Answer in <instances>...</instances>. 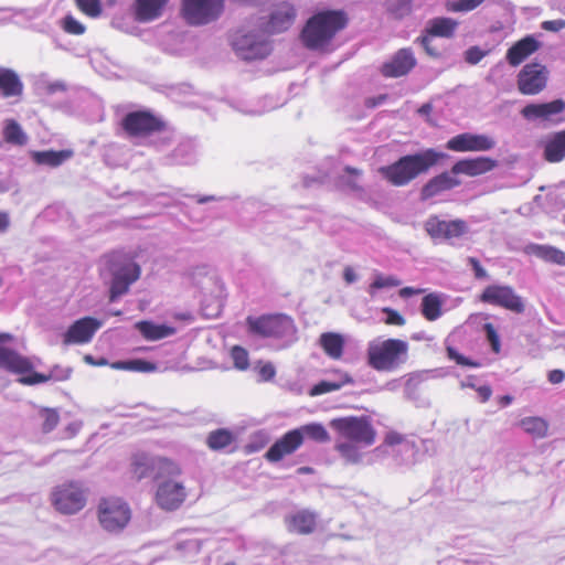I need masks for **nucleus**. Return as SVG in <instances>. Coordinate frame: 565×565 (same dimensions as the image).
<instances>
[{
	"mask_svg": "<svg viewBox=\"0 0 565 565\" xmlns=\"http://www.w3.org/2000/svg\"><path fill=\"white\" fill-rule=\"evenodd\" d=\"M350 18L343 9L316 11L302 26L299 39L310 51L327 52L334 38L349 24Z\"/></svg>",
	"mask_w": 565,
	"mask_h": 565,
	"instance_id": "nucleus-1",
	"label": "nucleus"
},
{
	"mask_svg": "<svg viewBox=\"0 0 565 565\" xmlns=\"http://www.w3.org/2000/svg\"><path fill=\"white\" fill-rule=\"evenodd\" d=\"M447 158L445 152L427 148L419 152L402 156L395 162L380 167L379 173L391 185L402 188L412 183L419 175L426 174Z\"/></svg>",
	"mask_w": 565,
	"mask_h": 565,
	"instance_id": "nucleus-2",
	"label": "nucleus"
},
{
	"mask_svg": "<svg viewBox=\"0 0 565 565\" xmlns=\"http://www.w3.org/2000/svg\"><path fill=\"white\" fill-rule=\"evenodd\" d=\"M408 351V343L402 339L373 340L366 349L367 365L377 372H394L407 362Z\"/></svg>",
	"mask_w": 565,
	"mask_h": 565,
	"instance_id": "nucleus-3",
	"label": "nucleus"
},
{
	"mask_svg": "<svg viewBox=\"0 0 565 565\" xmlns=\"http://www.w3.org/2000/svg\"><path fill=\"white\" fill-rule=\"evenodd\" d=\"M108 270L113 275L109 289L110 301L125 295L132 282L140 277V266L131 256L122 252H113L105 256Z\"/></svg>",
	"mask_w": 565,
	"mask_h": 565,
	"instance_id": "nucleus-4",
	"label": "nucleus"
},
{
	"mask_svg": "<svg viewBox=\"0 0 565 565\" xmlns=\"http://www.w3.org/2000/svg\"><path fill=\"white\" fill-rule=\"evenodd\" d=\"M88 489L78 481H65L55 486L50 493L54 510L63 515L81 512L87 504Z\"/></svg>",
	"mask_w": 565,
	"mask_h": 565,
	"instance_id": "nucleus-5",
	"label": "nucleus"
},
{
	"mask_svg": "<svg viewBox=\"0 0 565 565\" xmlns=\"http://www.w3.org/2000/svg\"><path fill=\"white\" fill-rule=\"evenodd\" d=\"M97 519L105 531L120 532L130 522L131 510L121 498H102L97 505Z\"/></svg>",
	"mask_w": 565,
	"mask_h": 565,
	"instance_id": "nucleus-6",
	"label": "nucleus"
},
{
	"mask_svg": "<svg viewBox=\"0 0 565 565\" xmlns=\"http://www.w3.org/2000/svg\"><path fill=\"white\" fill-rule=\"evenodd\" d=\"M120 127L130 138H148L164 132L168 125L150 110H135L124 116Z\"/></svg>",
	"mask_w": 565,
	"mask_h": 565,
	"instance_id": "nucleus-7",
	"label": "nucleus"
},
{
	"mask_svg": "<svg viewBox=\"0 0 565 565\" xmlns=\"http://www.w3.org/2000/svg\"><path fill=\"white\" fill-rule=\"evenodd\" d=\"M330 426L344 439L363 446H372L376 431L366 416H348L333 418Z\"/></svg>",
	"mask_w": 565,
	"mask_h": 565,
	"instance_id": "nucleus-8",
	"label": "nucleus"
},
{
	"mask_svg": "<svg viewBox=\"0 0 565 565\" xmlns=\"http://www.w3.org/2000/svg\"><path fill=\"white\" fill-rule=\"evenodd\" d=\"M225 0H181V18L191 26L216 21L223 13Z\"/></svg>",
	"mask_w": 565,
	"mask_h": 565,
	"instance_id": "nucleus-9",
	"label": "nucleus"
},
{
	"mask_svg": "<svg viewBox=\"0 0 565 565\" xmlns=\"http://www.w3.org/2000/svg\"><path fill=\"white\" fill-rule=\"evenodd\" d=\"M0 369L22 375L18 381L23 385H36L52 379L51 374L34 372L28 358L7 347H0Z\"/></svg>",
	"mask_w": 565,
	"mask_h": 565,
	"instance_id": "nucleus-10",
	"label": "nucleus"
},
{
	"mask_svg": "<svg viewBox=\"0 0 565 565\" xmlns=\"http://www.w3.org/2000/svg\"><path fill=\"white\" fill-rule=\"evenodd\" d=\"M131 472L137 480L149 477L154 472V479L163 477H180L181 467L166 457L150 458L143 454L136 455L131 462Z\"/></svg>",
	"mask_w": 565,
	"mask_h": 565,
	"instance_id": "nucleus-11",
	"label": "nucleus"
},
{
	"mask_svg": "<svg viewBox=\"0 0 565 565\" xmlns=\"http://www.w3.org/2000/svg\"><path fill=\"white\" fill-rule=\"evenodd\" d=\"M178 477L158 478L154 493L156 504L163 511L172 512L180 509L188 498L186 489Z\"/></svg>",
	"mask_w": 565,
	"mask_h": 565,
	"instance_id": "nucleus-12",
	"label": "nucleus"
},
{
	"mask_svg": "<svg viewBox=\"0 0 565 565\" xmlns=\"http://www.w3.org/2000/svg\"><path fill=\"white\" fill-rule=\"evenodd\" d=\"M231 43L237 56L244 61L263 60L271 52L268 41L260 39L253 32L243 30H238L232 35Z\"/></svg>",
	"mask_w": 565,
	"mask_h": 565,
	"instance_id": "nucleus-13",
	"label": "nucleus"
},
{
	"mask_svg": "<svg viewBox=\"0 0 565 565\" xmlns=\"http://www.w3.org/2000/svg\"><path fill=\"white\" fill-rule=\"evenodd\" d=\"M246 322L252 333L263 338H281L292 328V320L282 313L248 317Z\"/></svg>",
	"mask_w": 565,
	"mask_h": 565,
	"instance_id": "nucleus-14",
	"label": "nucleus"
},
{
	"mask_svg": "<svg viewBox=\"0 0 565 565\" xmlns=\"http://www.w3.org/2000/svg\"><path fill=\"white\" fill-rule=\"evenodd\" d=\"M481 302L498 306L514 313H523L525 303L511 286L489 285L479 296Z\"/></svg>",
	"mask_w": 565,
	"mask_h": 565,
	"instance_id": "nucleus-15",
	"label": "nucleus"
},
{
	"mask_svg": "<svg viewBox=\"0 0 565 565\" xmlns=\"http://www.w3.org/2000/svg\"><path fill=\"white\" fill-rule=\"evenodd\" d=\"M548 74L547 67L541 63L525 64L516 76L518 90L526 96L540 94L547 86Z\"/></svg>",
	"mask_w": 565,
	"mask_h": 565,
	"instance_id": "nucleus-16",
	"label": "nucleus"
},
{
	"mask_svg": "<svg viewBox=\"0 0 565 565\" xmlns=\"http://www.w3.org/2000/svg\"><path fill=\"white\" fill-rule=\"evenodd\" d=\"M297 19V9L289 1L274 3L262 23V30L267 34H279L288 31Z\"/></svg>",
	"mask_w": 565,
	"mask_h": 565,
	"instance_id": "nucleus-17",
	"label": "nucleus"
},
{
	"mask_svg": "<svg viewBox=\"0 0 565 565\" xmlns=\"http://www.w3.org/2000/svg\"><path fill=\"white\" fill-rule=\"evenodd\" d=\"M424 228L428 236L434 239L451 241L459 238L468 233V224L465 220L456 218L451 221L440 220L437 215H430L424 223Z\"/></svg>",
	"mask_w": 565,
	"mask_h": 565,
	"instance_id": "nucleus-18",
	"label": "nucleus"
},
{
	"mask_svg": "<svg viewBox=\"0 0 565 565\" xmlns=\"http://www.w3.org/2000/svg\"><path fill=\"white\" fill-rule=\"evenodd\" d=\"M565 110V102L563 99H554L547 103H531L521 109V115L529 121H541L559 124L563 121L558 118Z\"/></svg>",
	"mask_w": 565,
	"mask_h": 565,
	"instance_id": "nucleus-19",
	"label": "nucleus"
},
{
	"mask_svg": "<svg viewBox=\"0 0 565 565\" xmlns=\"http://www.w3.org/2000/svg\"><path fill=\"white\" fill-rule=\"evenodd\" d=\"M462 184V180L452 172V167L428 179L419 190L423 202L433 200L445 192L452 191Z\"/></svg>",
	"mask_w": 565,
	"mask_h": 565,
	"instance_id": "nucleus-20",
	"label": "nucleus"
},
{
	"mask_svg": "<svg viewBox=\"0 0 565 565\" xmlns=\"http://www.w3.org/2000/svg\"><path fill=\"white\" fill-rule=\"evenodd\" d=\"M495 141L488 135L462 132L451 137L446 148L455 152H481L493 149Z\"/></svg>",
	"mask_w": 565,
	"mask_h": 565,
	"instance_id": "nucleus-21",
	"label": "nucleus"
},
{
	"mask_svg": "<svg viewBox=\"0 0 565 565\" xmlns=\"http://www.w3.org/2000/svg\"><path fill=\"white\" fill-rule=\"evenodd\" d=\"M303 444L300 430L291 429L277 439L266 451L265 458L269 462H278L285 457L296 452Z\"/></svg>",
	"mask_w": 565,
	"mask_h": 565,
	"instance_id": "nucleus-22",
	"label": "nucleus"
},
{
	"mask_svg": "<svg viewBox=\"0 0 565 565\" xmlns=\"http://www.w3.org/2000/svg\"><path fill=\"white\" fill-rule=\"evenodd\" d=\"M416 64L417 61L412 49H399L390 61L381 66V74L386 78L402 77L407 75Z\"/></svg>",
	"mask_w": 565,
	"mask_h": 565,
	"instance_id": "nucleus-23",
	"label": "nucleus"
},
{
	"mask_svg": "<svg viewBox=\"0 0 565 565\" xmlns=\"http://www.w3.org/2000/svg\"><path fill=\"white\" fill-rule=\"evenodd\" d=\"M100 327L102 322L95 318L78 319L64 333L63 343L66 345L88 343Z\"/></svg>",
	"mask_w": 565,
	"mask_h": 565,
	"instance_id": "nucleus-24",
	"label": "nucleus"
},
{
	"mask_svg": "<svg viewBox=\"0 0 565 565\" xmlns=\"http://www.w3.org/2000/svg\"><path fill=\"white\" fill-rule=\"evenodd\" d=\"M498 166L497 160L490 157H476L465 158L456 161L452 167V172L457 177L463 174L470 178L486 174L492 171Z\"/></svg>",
	"mask_w": 565,
	"mask_h": 565,
	"instance_id": "nucleus-25",
	"label": "nucleus"
},
{
	"mask_svg": "<svg viewBox=\"0 0 565 565\" xmlns=\"http://www.w3.org/2000/svg\"><path fill=\"white\" fill-rule=\"evenodd\" d=\"M170 0H135L134 18L137 22L149 23L163 17Z\"/></svg>",
	"mask_w": 565,
	"mask_h": 565,
	"instance_id": "nucleus-26",
	"label": "nucleus"
},
{
	"mask_svg": "<svg viewBox=\"0 0 565 565\" xmlns=\"http://www.w3.org/2000/svg\"><path fill=\"white\" fill-rule=\"evenodd\" d=\"M285 524L290 533L308 535L316 531L318 515L308 509L298 510L285 518Z\"/></svg>",
	"mask_w": 565,
	"mask_h": 565,
	"instance_id": "nucleus-27",
	"label": "nucleus"
},
{
	"mask_svg": "<svg viewBox=\"0 0 565 565\" xmlns=\"http://www.w3.org/2000/svg\"><path fill=\"white\" fill-rule=\"evenodd\" d=\"M540 42L533 36L527 35L515 42L507 52L505 58L508 63L515 67L523 63L530 55L536 52Z\"/></svg>",
	"mask_w": 565,
	"mask_h": 565,
	"instance_id": "nucleus-28",
	"label": "nucleus"
},
{
	"mask_svg": "<svg viewBox=\"0 0 565 565\" xmlns=\"http://www.w3.org/2000/svg\"><path fill=\"white\" fill-rule=\"evenodd\" d=\"M543 158L550 163H558L565 159V129L554 132L546 140Z\"/></svg>",
	"mask_w": 565,
	"mask_h": 565,
	"instance_id": "nucleus-29",
	"label": "nucleus"
},
{
	"mask_svg": "<svg viewBox=\"0 0 565 565\" xmlns=\"http://www.w3.org/2000/svg\"><path fill=\"white\" fill-rule=\"evenodd\" d=\"M0 93L4 98L22 95L23 83L13 70L0 67Z\"/></svg>",
	"mask_w": 565,
	"mask_h": 565,
	"instance_id": "nucleus-30",
	"label": "nucleus"
},
{
	"mask_svg": "<svg viewBox=\"0 0 565 565\" xmlns=\"http://www.w3.org/2000/svg\"><path fill=\"white\" fill-rule=\"evenodd\" d=\"M136 329L141 335L149 341H157L175 334L174 327L167 324H157L152 321H139L136 323Z\"/></svg>",
	"mask_w": 565,
	"mask_h": 565,
	"instance_id": "nucleus-31",
	"label": "nucleus"
},
{
	"mask_svg": "<svg viewBox=\"0 0 565 565\" xmlns=\"http://www.w3.org/2000/svg\"><path fill=\"white\" fill-rule=\"evenodd\" d=\"M323 352L333 360H340L344 350V338L340 333L324 332L319 338Z\"/></svg>",
	"mask_w": 565,
	"mask_h": 565,
	"instance_id": "nucleus-32",
	"label": "nucleus"
},
{
	"mask_svg": "<svg viewBox=\"0 0 565 565\" xmlns=\"http://www.w3.org/2000/svg\"><path fill=\"white\" fill-rule=\"evenodd\" d=\"M526 253L533 254L544 262L565 266V253L554 246L531 244L526 247Z\"/></svg>",
	"mask_w": 565,
	"mask_h": 565,
	"instance_id": "nucleus-33",
	"label": "nucleus"
},
{
	"mask_svg": "<svg viewBox=\"0 0 565 565\" xmlns=\"http://www.w3.org/2000/svg\"><path fill=\"white\" fill-rule=\"evenodd\" d=\"M443 298L437 292H430L422 299V315L427 321H435L443 315Z\"/></svg>",
	"mask_w": 565,
	"mask_h": 565,
	"instance_id": "nucleus-34",
	"label": "nucleus"
},
{
	"mask_svg": "<svg viewBox=\"0 0 565 565\" xmlns=\"http://www.w3.org/2000/svg\"><path fill=\"white\" fill-rule=\"evenodd\" d=\"M236 440L233 431L226 428H218L209 433L206 446L213 451H221L231 446Z\"/></svg>",
	"mask_w": 565,
	"mask_h": 565,
	"instance_id": "nucleus-35",
	"label": "nucleus"
},
{
	"mask_svg": "<svg viewBox=\"0 0 565 565\" xmlns=\"http://www.w3.org/2000/svg\"><path fill=\"white\" fill-rule=\"evenodd\" d=\"M457 22L450 18H436L428 22L426 34L429 36L450 38L454 35Z\"/></svg>",
	"mask_w": 565,
	"mask_h": 565,
	"instance_id": "nucleus-36",
	"label": "nucleus"
},
{
	"mask_svg": "<svg viewBox=\"0 0 565 565\" xmlns=\"http://www.w3.org/2000/svg\"><path fill=\"white\" fill-rule=\"evenodd\" d=\"M71 150H61V151H54V150H47V151H35L32 154V158L35 163L49 166V167H58L61 166L65 160L72 157Z\"/></svg>",
	"mask_w": 565,
	"mask_h": 565,
	"instance_id": "nucleus-37",
	"label": "nucleus"
},
{
	"mask_svg": "<svg viewBox=\"0 0 565 565\" xmlns=\"http://www.w3.org/2000/svg\"><path fill=\"white\" fill-rule=\"evenodd\" d=\"M520 426L525 433L537 439L546 437L548 431V423L545 419L535 416L521 419Z\"/></svg>",
	"mask_w": 565,
	"mask_h": 565,
	"instance_id": "nucleus-38",
	"label": "nucleus"
},
{
	"mask_svg": "<svg viewBox=\"0 0 565 565\" xmlns=\"http://www.w3.org/2000/svg\"><path fill=\"white\" fill-rule=\"evenodd\" d=\"M110 366L115 370H124L140 373L153 372L157 369L154 363L141 359L116 361L111 363Z\"/></svg>",
	"mask_w": 565,
	"mask_h": 565,
	"instance_id": "nucleus-39",
	"label": "nucleus"
},
{
	"mask_svg": "<svg viewBox=\"0 0 565 565\" xmlns=\"http://www.w3.org/2000/svg\"><path fill=\"white\" fill-rule=\"evenodd\" d=\"M3 137L8 143L18 146H24L28 141V138L21 126L13 119L8 120L3 129Z\"/></svg>",
	"mask_w": 565,
	"mask_h": 565,
	"instance_id": "nucleus-40",
	"label": "nucleus"
},
{
	"mask_svg": "<svg viewBox=\"0 0 565 565\" xmlns=\"http://www.w3.org/2000/svg\"><path fill=\"white\" fill-rule=\"evenodd\" d=\"M296 429L300 430V434L303 439H305V436H307L315 441L326 443L330 438L327 429L321 424H317V423L307 424V425L300 426L299 428H296Z\"/></svg>",
	"mask_w": 565,
	"mask_h": 565,
	"instance_id": "nucleus-41",
	"label": "nucleus"
},
{
	"mask_svg": "<svg viewBox=\"0 0 565 565\" xmlns=\"http://www.w3.org/2000/svg\"><path fill=\"white\" fill-rule=\"evenodd\" d=\"M352 382V379L349 375H344L343 380L340 382H331V381H321L313 385L310 390L311 396H318L326 393H330L333 391L340 390L343 385Z\"/></svg>",
	"mask_w": 565,
	"mask_h": 565,
	"instance_id": "nucleus-42",
	"label": "nucleus"
},
{
	"mask_svg": "<svg viewBox=\"0 0 565 565\" xmlns=\"http://www.w3.org/2000/svg\"><path fill=\"white\" fill-rule=\"evenodd\" d=\"M234 367L239 371H246L249 367V355L245 348L234 345L230 352Z\"/></svg>",
	"mask_w": 565,
	"mask_h": 565,
	"instance_id": "nucleus-43",
	"label": "nucleus"
},
{
	"mask_svg": "<svg viewBox=\"0 0 565 565\" xmlns=\"http://www.w3.org/2000/svg\"><path fill=\"white\" fill-rule=\"evenodd\" d=\"M42 418V431L51 433L60 423V414L54 408H42L40 412Z\"/></svg>",
	"mask_w": 565,
	"mask_h": 565,
	"instance_id": "nucleus-44",
	"label": "nucleus"
},
{
	"mask_svg": "<svg viewBox=\"0 0 565 565\" xmlns=\"http://www.w3.org/2000/svg\"><path fill=\"white\" fill-rule=\"evenodd\" d=\"M387 9L394 18L402 19L411 13L412 1L411 0H387Z\"/></svg>",
	"mask_w": 565,
	"mask_h": 565,
	"instance_id": "nucleus-45",
	"label": "nucleus"
},
{
	"mask_svg": "<svg viewBox=\"0 0 565 565\" xmlns=\"http://www.w3.org/2000/svg\"><path fill=\"white\" fill-rule=\"evenodd\" d=\"M77 9L89 18H98L103 10L100 0H74Z\"/></svg>",
	"mask_w": 565,
	"mask_h": 565,
	"instance_id": "nucleus-46",
	"label": "nucleus"
},
{
	"mask_svg": "<svg viewBox=\"0 0 565 565\" xmlns=\"http://www.w3.org/2000/svg\"><path fill=\"white\" fill-rule=\"evenodd\" d=\"M61 28L67 34L82 35L86 31V26L76 20L72 14H66L61 21Z\"/></svg>",
	"mask_w": 565,
	"mask_h": 565,
	"instance_id": "nucleus-47",
	"label": "nucleus"
},
{
	"mask_svg": "<svg viewBox=\"0 0 565 565\" xmlns=\"http://www.w3.org/2000/svg\"><path fill=\"white\" fill-rule=\"evenodd\" d=\"M335 450L348 461L358 462L360 460V452L355 445L351 443H338L334 446Z\"/></svg>",
	"mask_w": 565,
	"mask_h": 565,
	"instance_id": "nucleus-48",
	"label": "nucleus"
},
{
	"mask_svg": "<svg viewBox=\"0 0 565 565\" xmlns=\"http://www.w3.org/2000/svg\"><path fill=\"white\" fill-rule=\"evenodd\" d=\"M401 285V280L396 278L395 276H384V275H376L373 282L370 285V289H382V288H390V287H398Z\"/></svg>",
	"mask_w": 565,
	"mask_h": 565,
	"instance_id": "nucleus-49",
	"label": "nucleus"
},
{
	"mask_svg": "<svg viewBox=\"0 0 565 565\" xmlns=\"http://www.w3.org/2000/svg\"><path fill=\"white\" fill-rule=\"evenodd\" d=\"M447 355L450 360L455 361L458 365L469 366V367H478L480 364L476 361H472L462 354H460L455 348L447 347Z\"/></svg>",
	"mask_w": 565,
	"mask_h": 565,
	"instance_id": "nucleus-50",
	"label": "nucleus"
},
{
	"mask_svg": "<svg viewBox=\"0 0 565 565\" xmlns=\"http://www.w3.org/2000/svg\"><path fill=\"white\" fill-rule=\"evenodd\" d=\"M383 312L386 315L385 323L388 326L402 327L406 323L405 318L392 308L385 307L383 308Z\"/></svg>",
	"mask_w": 565,
	"mask_h": 565,
	"instance_id": "nucleus-51",
	"label": "nucleus"
},
{
	"mask_svg": "<svg viewBox=\"0 0 565 565\" xmlns=\"http://www.w3.org/2000/svg\"><path fill=\"white\" fill-rule=\"evenodd\" d=\"M484 331H486L487 339L490 342L493 352L499 353L500 352V339H499V335H498L494 327L491 323H486Z\"/></svg>",
	"mask_w": 565,
	"mask_h": 565,
	"instance_id": "nucleus-52",
	"label": "nucleus"
},
{
	"mask_svg": "<svg viewBox=\"0 0 565 565\" xmlns=\"http://www.w3.org/2000/svg\"><path fill=\"white\" fill-rule=\"evenodd\" d=\"M486 55V52H483L478 46H471L469 47L465 53V60L467 63L475 65L478 64Z\"/></svg>",
	"mask_w": 565,
	"mask_h": 565,
	"instance_id": "nucleus-53",
	"label": "nucleus"
},
{
	"mask_svg": "<svg viewBox=\"0 0 565 565\" xmlns=\"http://www.w3.org/2000/svg\"><path fill=\"white\" fill-rule=\"evenodd\" d=\"M484 0H458L454 4L455 11H471L479 7Z\"/></svg>",
	"mask_w": 565,
	"mask_h": 565,
	"instance_id": "nucleus-54",
	"label": "nucleus"
},
{
	"mask_svg": "<svg viewBox=\"0 0 565 565\" xmlns=\"http://www.w3.org/2000/svg\"><path fill=\"white\" fill-rule=\"evenodd\" d=\"M258 374H259L262 381H264V382L271 381L276 375L275 366L271 363L267 362V363L263 364L262 366H259Z\"/></svg>",
	"mask_w": 565,
	"mask_h": 565,
	"instance_id": "nucleus-55",
	"label": "nucleus"
},
{
	"mask_svg": "<svg viewBox=\"0 0 565 565\" xmlns=\"http://www.w3.org/2000/svg\"><path fill=\"white\" fill-rule=\"evenodd\" d=\"M542 29L548 32H558L565 29V20L556 19V20H547L543 21L541 24Z\"/></svg>",
	"mask_w": 565,
	"mask_h": 565,
	"instance_id": "nucleus-56",
	"label": "nucleus"
},
{
	"mask_svg": "<svg viewBox=\"0 0 565 565\" xmlns=\"http://www.w3.org/2000/svg\"><path fill=\"white\" fill-rule=\"evenodd\" d=\"M425 50V52L433 57H438L439 52L430 45V38L428 34H424L416 40Z\"/></svg>",
	"mask_w": 565,
	"mask_h": 565,
	"instance_id": "nucleus-57",
	"label": "nucleus"
},
{
	"mask_svg": "<svg viewBox=\"0 0 565 565\" xmlns=\"http://www.w3.org/2000/svg\"><path fill=\"white\" fill-rule=\"evenodd\" d=\"M468 263L472 267L475 277L477 279H483L488 276L486 269L481 266L479 259H477L476 257H468Z\"/></svg>",
	"mask_w": 565,
	"mask_h": 565,
	"instance_id": "nucleus-58",
	"label": "nucleus"
},
{
	"mask_svg": "<svg viewBox=\"0 0 565 565\" xmlns=\"http://www.w3.org/2000/svg\"><path fill=\"white\" fill-rule=\"evenodd\" d=\"M547 379H548V382L552 384H559L564 381L565 373L558 369L552 370L548 372Z\"/></svg>",
	"mask_w": 565,
	"mask_h": 565,
	"instance_id": "nucleus-59",
	"label": "nucleus"
},
{
	"mask_svg": "<svg viewBox=\"0 0 565 565\" xmlns=\"http://www.w3.org/2000/svg\"><path fill=\"white\" fill-rule=\"evenodd\" d=\"M477 392L481 398V401L484 403V402H488L492 395V390L490 386L488 385H482V386H479L477 388Z\"/></svg>",
	"mask_w": 565,
	"mask_h": 565,
	"instance_id": "nucleus-60",
	"label": "nucleus"
},
{
	"mask_svg": "<svg viewBox=\"0 0 565 565\" xmlns=\"http://www.w3.org/2000/svg\"><path fill=\"white\" fill-rule=\"evenodd\" d=\"M422 292H424V289H417L414 287H404V288L399 289V291H398V294L402 298H408L411 296L419 295Z\"/></svg>",
	"mask_w": 565,
	"mask_h": 565,
	"instance_id": "nucleus-61",
	"label": "nucleus"
},
{
	"mask_svg": "<svg viewBox=\"0 0 565 565\" xmlns=\"http://www.w3.org/2000/svg\"><path fill=\"white\" fill-rule=\"evenodd\" d=\"M403 441V437L398 433H390L385 436V443L390 446L398 445Z\"/></svg>",
	"mask_w": 565,
	"mask_h": 565,
	"instance_id": "nucleus-62",
	"label": "nucleus"
},
{
	"mask_svg": "<svg viewBox=\"0 0 565 565\" xmlns=\"http://www.w3.org/2000/svg\"><path fill=\"white\" fill-rule=\"evenodd\" d=\"M343 278L348 284H352L356 279V275L351 267H345L343 270Z\"/></svg>",
	"mask_w": 565,
	"mask_h": 565,
	"instance_id": "nucleus-63",
	"label": "nucleus"
},
{
	"mask_svg": "<svg viewBox=\"0 0 565 565\" xmlns=\"http://www.w3.org/2000/svg\"><path fill=\"white\" fill-rule=\"evenodd\" d=\"M385 99H386V95H380L379 97H375V98H369L365 102V106L366 107H375V106L382 104Z\"/></svg>",
	"mask_w": 565,
	"mask_h": 565,
	"instance_id": "nucleus-64",
	"label": "nucleus"
}]
</instances>
